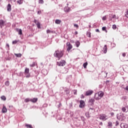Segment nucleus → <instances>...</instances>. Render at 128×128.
Wrapping results in <instances>:
<instances>
[{
	"label": "nucleus",
	"instance_id": "46",
	"mask_svg": "<svg viewBox=\"0 0 128 128\" xmlns=\"http://www.w3.org/2000/svg\"><path fill=\"white\" fill-rule=\"evenodd\" d=\"M116 126H118V122H116Z\"/></svg>",
	"mask_w": 128,
	"mask_h": 128
},
{
	"label": "nucleus",
	"instance_id": "22",
	"mask_svg": "<svg viewBox=\"0 0 128 128\" xmlns=\"http://www.w3.org/2000/svg\"><path fill=\"white\" fill-rule=\"evenodd\" d=\"M36 24L37 26V28H40V22H38Z\"/></svg>",
	"mask_w": 128,
	"mask_h": 128
},
{
	"label": "nucleus",
	"instance_id": "25",
	"mask_svg": "<svg viewBox=\"0 0 128 128\" xmlns=\"http://www.w3.org/2000/svg\"><path fill=\"white\" fill-rule=\"evenodd\" d=\"M86 34L87 36H88V38H90V35L92 34L90 33V32H88Z\"/></svg>",
	"mask_w": 128,
	"mask_h": 128
},
{
	"label": "nucleus",
	"instance_id": "31",
	"mask_svg": "<svg viewBox=\"0 0 128 128\" xmlns=\"http://www.w3.org/2000/svg\"><path fill=\"white\" fill-rule=\"evenodd\" d=\"M112 28H113V30H116V24L113 25Z\"/></svg>",
	"mask_w": 128,
	"mask_h": 128
},
{
	"label": "nucleus",
	"instance_id": "9",
	"mask_svg": "<svg viewBox=\"0 0 128 128\" xmlns=\"http://www.w3.org/2000/svg\"><path fill=\"white\" fill-rule=\"evenodd\" d=\"M120 128H128V125L125 123H122L120 124Z\"/></svg>",
	"mask_w": 128,
	"mask_h": 128
},
{
	"label": "nucleus",
	"instance_id": "56",
	"mask_svg": "<svg viewBox=\"0 0 128 128\" xmlns=\"http://www.w3.org/2000/svg\"><path fill=\"white\" fill-rule=\"evenodd\" d=\"M108 82V81H107Z\"/></svg>",
	"mask_w": 128,
	"mask_h": 128
},
{
	"label": "nucleus",
	"instance_id": "21",
	"mask_svg": "<svg viewBox=\"0 0 128 128\" xmlns=\"http://www.w3.org/2000/svg\"><path fill=\"white\" fill-rule=\"evenodd\" d=\"M14 54L17 56V58H20L22 56V54Z\"/></svg>",
	"mask_w": 128,
	"mask_h": 128
},
{
	"label": "nucleus",
	"instance_id": "2",
	"mask_svg": "<svg viewBox=\"0 0 128 128\" xmlns=\"http://www.w3.org/2000/svg\"><path fill=\"white\" fill-rule=\"evenodd\" d=\"M54 56L56 58H58V60H60L64 56V52L62 51L57 50L54 52Z\"/></svg>",
	"mask_w": 128,
	"mask_h": 128
},
{
	"label": "nucleus",
	"instance_id": "27",
	"mask_svg": "<svg viewBox=\"0 0 128 128\" xmlns=\"http://www.w3.org/2000/svg\"><path fill=\"white\" fill-rule=\"evenodd\" d=\"M30 98H27L24 100L25 102H30Z\"/></svg>",
	"mask_w": 128,
	"mask_h": 128
},
{
	"label": "nucleus",
	"instance_id": "10",
	"mask_svg": "<svg viewBox=\"0 0 128 128\" xmlns=\"http://www.w3.org/2000/svg\"><path fill=\"white\" fill-rule=\"evenodd\" d=\"M7 10L8 12H10V10H12V5H10V4H8L7 6Z\"/></svg>",
	"mask_w": 128,
	"mask_h": 128
},
{
	"label": "nucleus",
	"instance_id": "5",
	"mask_svg": "<svg viewBox=\"0 0 128 128\" xmlns=\"http://www.w3.org/2000/svg\"><path fill=\"white\" fill-rule=\"evenodd\" d=\"M84 106H86V102L83 100H81L80 101V104L79 105L80 108H84Z\"/></svg>",
	"mask_w": 128,
	"mask_h": 128
},
{
	"label": "nucleus",
	"instance_id": "36",
	"mask_svg": "<svg viewBox=\"0 0 128 128\" xmlns=\"http://www.w3.org/2000/svg\"><path fill=\"white\" fill-rule=\"evenodd\" d=\"M106 20V16H104L103 18H102V20Z\"/></svg>",
	"mask_w": 128,
	"mask_h": 128
},
{
	"label": "nucleus",
	"instance_id": "6",
	"mask_svg": "<svg viewBox=\"0 0 128 128\" xmlns=\"http://www.w3.org/2000/svg\"><path fill=\"white\" fill-rule=\"evenodd\" d=\"M67 50L70 51V50L72 48V44L70 43V42H67Z\"/></svg>",
	"mask_w": 128,
	"mask_h": 128
},
{
	"label": "nucleus",
	"instance_id": "15",
	"mask_svg": "<svg viewBox=\"0 0 128 128\" xmlns=\"http://www.w3.org/2000/svg\"><path fill=\"white\" fill-rule=\"evenodd\" d=\"M16 32H18V34H22V29H18V28H16Z\"/></svg>",
	"mask_w": 128,
	"mask_h": 128
},
{
	"label": "nucleus",
	"instance_id": "24",
	"mask_svg": "<svg viewBox=\"0 0 128 128\" xmlns=\"http://www.w3.org/2000/svg\"><path fill=\"white\" fill-rule=\"evenodd\" d=\"M108 126H110V127L112 126V122H108Z\"/></svg>",
	"mask_w": 128,
	"mask_h": 128
},
{
	"label": "nucleus",
	"instance_id": "20",
	"mask_svg": "<svg viewBox=\"0 0 128 128\" xmlns=\"http://www.w3.org/2000/svg\"><path fill=\"white\" fill-rule=\"evenodd\" d=\"M4 20H0V26L2 28V26H4Z\"/></svg>",
	"mask_w": 128,
	"mask_h": 128
},
{
	"label": "nucleus",
	"instance_id": "29",
	"mask_svg": "<svg viewBox=\"0 0 128 128\" xmlns=\"http://www.w3.org/2000/svg\"><path fill=\"white\" fill-rule=\"evenodd\" d=\"M18 40H14V41H13L12 42V44H18Z\"/></svg>",
	"mask_w": 128,
	"mask_h": 128
},
{
	"label": "nucleus",
	"instance_id": "41",
	"mask_svg": "<svg viewBox=\"0 0 128 128\" xmlns=\"http://www.w3.org/2000/svg\"><path fill=\"white\" fill-rule=\"evenodd\" d=\"M38 14H42V11H38Z\"/></svg>",
	"mask_w": 128,
	"mask_h": 128
},
{
	"label": "nucleus",
	"instance_id": "28",
	"mask_svg": "<svg viewBox=\"0 0 128 128\" xmlns=\"http://www.w3.org/2000/svg\"><path fill=\"white\" fill-rule=\"evenodd\" d=\"M5 84H6V86H10V82H8V81H6V82H5Z\"/></svg>",
	"mask_w": 128,
	"mask_h": 128
},
{
	"label": "nucleus",
	"instance_id": "23",
	"mask_svg": "<svg viewBox=\"0 0 128 128\" xmlns=\"http://www.w3.org/2000/svg\"><path fill=\"white\" fill-rule=\"evenodd\" d=\"M86 66H88V62H85L83 64L84 68H86Z\"/></svg>",
	"mask_w": 128,
	"mask_h": 128
},
{
	"label": "nucleus",
	"instance_id": "42",
	"mask_svg": "<svg viewBox=\"0 0 128 128\" xmlns=\"http://www.w3.org/2000/svg\"><path fill=\"white\" fill-rule=\"evenodd\" d=\"M116 18V15L115 14L113 15L112 18Z\"/></svg>",
	"mask_w": 128,
	"mask_h": 128
},
{
	"label": "nucleus",
	"instance_id": "54",
	"mask_svg": "<svg viewBox=\"0 0 128 128\" xmlns=\"http://www.w3.org/2000/svg\"><path fill=\"white\" fill-rule=\"evenodd\" d=\"M86 114V116H87L88 114Z\"/></svg>",
	"mask_w": 128,
	"mask_h": 128
},
{
	"label": "nucleus",
	"instance_id": "30",
	"mask_svg": "<svg viewBox=\"0 0 128 128\" xmlns=\"http://www.w3.org/2000/svg\"><path fill=\"white\" fill-rule=\"evenodd\" d=\"M38 4H44V0H38Z\"/></svg>",
	"mask_w": 128,
	"mask_h": 128
},
{
	"label": "nucleus",
	"instance_id": "34",
	"mask_svg": "<svg viewBox=\"0 0 128 128\" xmlns=\"http://www.w3.org/2000/svg\"><path fill=\"white\" fill-rule=\"evenodd\" d=\"M50 32H52L50 31V30H46V33L47 34H50Z\"/></svg>",
	"mask_w": 128,
	"mask_h": 128
},
{
	"label": "nucleus",
	"instance_id": "35",
	"mask_svg": "<svg viewBox=\"0 0 128 128\" xmlns=\"http://www.w3.org/2000/svg\"><path fill=\"white\" fill-rule=\"evenodd\" d=\"M102 30H106V26L102 27Z\"/></svg>",
	"mask_w": 128,
	"mask_h": 128
},
{
	"label": "nucleus",
	"instance_id": "11",
	"mask_svg": "<svg viewBox=\"0 0 128 128\" xmlns=\"http://www.w3.org/2000/svg\"><path fill=\"white\" fill-rule=\"evenodd\" d=\"M64 12H70V8L68 7H65L64 8Z\"/></svg>",
	"mask_w": 128,
	"mask_h": 128
},
{
	"label": "nucleus",
	"instance_id": "53",
	"mask_svg": "<svg viewBox=\"0 0 128 128\" xmlns=\"http://www.w3.org/2000/svg\"><path fill=\"white\" fill-rule=\"evenodd\" d=\"M106 76H108V73H106V76H105V78H106Z\"/></svg>",
	"mask_w": 128,
	"mask_h": 128
},
{
	"label": "nucleus",
	"instance_id": "12",
	"mask_svg": "<svg viewBox=\"0 0 128 128\" xmlns=\"http://www.w3.org/2000/svg\"><path fill=\"white\" fill-rule=\"evenodd\" d=\"M7 112L8 110L6 109V108L4 106L2 109V112H3V114H6V112Z\"/></svg>",
	"mask_w": 128,
	"mask_h": 128
},
{
	"label": "nucleus",
	"instance_id": "8",
	"mask_svg": "<svg viewBox=\"0 0 128 128\" xmlns=\"http://www.w3.org/2000/svg\"><path fill=\"white\" fill-rule=\"evenodd\" d=\"M94 93V91L92 90H88L86 92V96H92Z\"/></svg>",
	"mask_w": 128,
	"mask_h": 128
},
{
	"label": "nucleus",
	"instance_id": "16",
	"mask_svg": "<svg viewBox=\"0 0 128 128\" xmlns=\"http://www.w3.org/2000/svg\"><path fill=\"white\" fill-rule=\"evenodd\" d=\"M60 22H62V20H56L55 21V24H60Z\"/></svg>",
	"mask_w": 128,
	"mask_h": 128
},
{
	"label": "nucleus",
	"instance_id": "32",
	"mask_svg": "<svg viewBox=\"0 0 128 128\" xmlns=\"http://www.w3.org/2000/svg\"><path fill=\"white\" fill-rule=\"evenodd\" d=\"M26 128H32V125H30V124H26Z\"/></svg>",
	"mask_w": 128,
	"mask_h": 128
},
{
	"label": "nucleus",
	"instance_id": "50",
	"mask_svg": "<svg viewBox=\"0 0 128 128\" xmlns=\"http://www.w3.org/2000/svg\"><path fill=\"white\" fill-rule=\"evenodd\" d=\"M75 34H78V32H75Z\"/></svg>",
	"mask_w": 128,
	"mask_h": 128
},
{
	"label": "nucleus",
	"instance_id": "14",
	"mask_svg": "<svg viewBox=\"0 0 128 128\" xmlns=\"http://www.w3.org/2000/svg\"><path fill=\"white\" fill-rule=\"evenodd\" d=\"M103 50H104V54H106V52H108V48L106 47V45L104 46Z\"/></svg>",
	"mask_w": 128,
	"mask_h": 128
},
{
	"label": "nucleus",
	"instance_id": "18",
	"mask_svg": "<svg viewBox=\"0 0 128 128\" xmlns=\"http://www.w3.org/2000/svg\"><path fill=\"white\" fill-rule=\"evenodd\" d=\"M30 72V69L28 68H26L25 69V74H28Z\"/></svg>",
	"mask_w": 128,
	"mask_h": 128
},
{
	"label": "nucleus",
	"instance_id": "49",
	"mask_svg": "<svg viewBox=\"0 0 128 128\" xmlns=\"http://www.w3.org/2000/svg\"><path fill=\"white\" fill-rule=\"evenodd\" d=\"M16 0H11L12 2H15Z\"/></svg>",
	"mask_w": 128,
	"mask_h": 128
},
{
	"label": "nucleus",
	"instance_id": "17",
	"mask_svg": "<svg viewBox=\"0 0 128 128\" xmlns=\"http://www.w3.org/2000/svg\"><path fill=\"white\" fill-rule=\"evenodd\" d=\"M76 48H78L80 46V42L77 41L76 43Z\"/></svg>",
	"mask_w": 128,
	"mask_h": 128
},
{
	"label": "nucleus",
	"instance_id": "4",
	"mask_svg": "<svg viewBox=\"0 0 128 128\" xmlns=\"http://www.w3.org/2000/svg\"><path fill=\"white\" fill-rule=\"evenodd\" d=\"M57 64L58 66H64L66 64V61L62 60L60 62H58Z\"/></svg>",
	"mask_w": 128,
	"mask_h": 128
},
{
	"label": "nucleus",
	"instance_id": "57",
	"mask_svg": "<svg viewBox=\"0 0 128 128\" xmlns=\"http://www.w3.org/2000/svg\"><path fill=\"white\" fill-rule=\"evenodd\" d=\"M108 82V81H107Z\"/></svg>",
	"mask_w": 128,
	"mask_h": 128
},
{
	"label": "nucleus",
	"instance_id": "19",
	"mask_svg": "<svg viewBox=\"0 0 128 128\" xmlns=\"http://www.w3.org/2000/svg\"><path fill=\"white\" fill-rule=\"evenodd\" d=\"M22 2H24V0H18L17 1L18 4H22Z\"/></svg>",
	"mask_w": 128,
	"mask_h": 128
},
{
	"label": "nucleus",
	"instance_id": "47",
	"mask_svg": "<svg viewBox=\"0 0 128 128\" xmlns=\"http://www.w3.org/2000/svg\"><path fill=\"white\" fill-rule=\"evenodd\" d=\"M84 98V95H82L81 98Z\"/></svg>",
	"mask_w": 128,
	"mask_h": 128
},
{
	"label": "nucleus",
	"instance_id": "51",
	"mask_svg": "<svg viewBox=\"0 0 128 128\" xmlns=\"http://www.w3.org/2000/svg\"><path fill=\"white\" fill-rule=\"evenodd\" d=\"M6 46H8V48H10V45L8 44H6Z\"/></svg>",
	"mask_w": 128,
	"mask_h": 128
},
{
	"label": "nucleus",
	"instance_id": "55",
	"mask_svg": "<svg viewBox=\"0 0 128 128\" xmlns=\"http://www.w3.org/2000/svg\"><path fill=\"white\" fill-rule=\"evenodd\" d=\"M90 110H92V108H90Z\"/></svg>",
	"mask_w": 128,
	"mask_h": 128
},
{
	"label": "nucleus",
	"instance_id": "1",
	"mask_svg": "<svg viewBox=\"0 0 128 128\" xmlns=\"http://www.w3.org/2000/svg\"><path fill=\"white\" fill-rule=\"evenodd\" d=\"M102 96H104V92H102V91H100L98 93H96L95 94L94 98L96 100H100Z\"/></svg>",
	"mask_w": 128,
	"mask_h": 128
},
{
	"label": "nucleus",
	"instance_id": "48",
	"mask_svg": "<svg viewBox=\"0 0 128 128\" xmlns=\"http://www.w3.org/2000/svg\"><path fill=\"white\" fill-rule=\"evenodd\" d=\"M100 126H102V122H100Z\"/></svg>",
	"mask_w": 128,
	"mask_h": 128
},
{
	"label": "nucleus",
	"instance_id": "45",
	"mask_svg": "<svg viewBox=\"0 0 128 128\" xmlns=\"http://www.w3.org/2000/svg\"><path fill=\"white\" fill-rule=\"evenodd\" d=\"M110 114H111V116H114V112H111V113H110Z\"/></svg>",
	"mask_w": 128,
	"mask_h": 128
},
{
	"label": "nucleus",
	"instance_id": "43",
	"mask_svg": "<svg viewBox=\"0 0 128 128\" xmlns=\"http://www.w3.org/2000/svg\"><path fill=\"white\" fill-rule=\"evenodd\" d=\"M122 56H126V53H122Z\"/></svg>",
	"mask_w": 128,
	"mask_h": 128
},
{
	"label": "nucleus",
	"instance_id": "52",
	"mask_svg": "<svg viewBox=\"0 0 128 128\" xmlns=\"http://www.w3.org/2000/svg\"><path fill=\"white\" fill-rule=\"evenodd\" d=\"M74 94H76V92H74Z\"/></svg>",
	"mask_w": 128,
	"mask_h": 128
},
{
	"label": "nucleus",
	"instance_id": "13",
	"mask_svg": "<svg viewBox=\"0 0 128 128\" xmlns=\"http://www.w3.org/2000/svg\"><path fill=\"white\" fill-rule=\"evenodd\" d=\"M30 102H38V98H33L32 99L30 100Z\"/></svg>",
	"mask_w": 128,
	"mask_h": 128
},
{
	"label": "nucleus",
	"instance_id": "38",
	"mask_svg": "<svg viewBox=\"0 0 128 128\" xmlns=\"http://www.w3.org/2000/svg\"><path fill=\"white\" fill-rule=\"evenodd\" d=\"M74 26H75L76 28H78V25L77 24H74Z\"/></svg>",
	"mask_w": 128,
	"mask_h": 128
},
{
	"label": "nucleus",
	"instance_id": "26",
	"mask_svg": "<svg viewBox=\"0 0 128 128\" xmlns=\"http://www.w3.org/2000/svg\"><path fill=\"white\" fill-rule=\"evenodd\" d=\"M1 98L2 100H6V98L4 96H2Z\"/></svg>",
	"mask_w": 128,
	"mask_h": 128
},
{
	"label": "nucleus",
	"instance_id": "33",
	"mask_svg": "<svg viewBox=\"0 0 128 128\" xmlns=\"http://www.w3.org/2000/svg\"><path fill=\"white\" fill-rule=\"evenodd\" d=\"M122 111L124 112L126 110V108L123 107L122 109Z\"/></svg>",
	"mask_w": 128,
	"mask_h": 128
},
{
	"label": "nucleus",
	"instance_id": "37",
	"mask_svg": "<svg viewBox=\"0 0 128 128\" xmlns=\"http://www.w3.org/2000/svg\"><path fill=\"white\" fill-rule=\"evenodd\" d=\"M126 92H128V86H126V88H124Z\"/></svg>",
	"mask_w": 128,
	"mask_h": 128
},
{
	"label": "nucleus",
	"instance_id": "7",
	"mask_svg": "<svg viewBox=\"0 0 128 128\" xmlns=\"http://www.w3.org/2000/svg\"><path fill=\"white\" fill-rule=\"evenodd\" d=\"M94 99L92 98L89 99V100L88 102L89 106H92V104H94Z\"/></svg>",
	"mask_w": 128,
	"mask_h": 128
},
{
	"label": "nucleus",
	"instance_id": "44",
	"mask_svg": "<svg viewBox=\"0 0 128 128\" xmlns=\"http://www.w3.org/2000/svg\"><path fill=\"white\" fill-rule=\"evenodd\" d=\"M96 32H100V30L98 29H96Z\"/></svg>",
	"mask_w": 128,
	"mask_h": 128
},
{
	"label": "nucleus",
	"instance_id": "3",
	"mask_svg": "<svg viewBox=\"0 0 128 128\" xmlns=\"http://www.w3.org/2000/svg\"><path fill=\"white\" fill-rule=\"evenodd\" d=\"M108 118V117L104 114H101L100 117V120H106Z\"/></svg>",
	"mask_w": 128,
	"mask_h": 128
},
{
	"label": "nucleus",
	"instance_id": "40",
	"mask_svg": "<svg viewBox=\"0 0 128 128\" xmlns=\"http://www.w3.org/2000/svg\"><path fill=\"white\" fill-rule=\"evenodd\" d=\"M30 66H36V64H35V63H33V64H32Z\"/></svg>",
	"mask_w": 128,
	"mask_h": 128
},
{
	"label": "nucleus",
	"instance_id": "39",
	"mask_svg": "<svg viewBox=\"0 0 128 128\" xmlns=\"http://www.w3.org/2000/svg\"><path fill=\"white\" fill-rule=\"evenodd\" d=\"M34 22L35 24H38V20H34Z\"/></svg>",
	"mask_w": 128,
	"mask_h": 128
}]
</instances>
